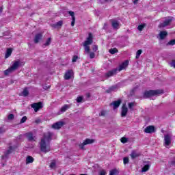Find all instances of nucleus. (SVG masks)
Instances as JSON below:
<instances>
[{
	"label": "nucleus",
	"instance_id": "31",
	"mask_svg": "<svg viewBox=\"0 0 175 175\" xmlns=\"http://www.w3.org/2000/svg\"><path fill=\"white\" fill-rule=\"evenodd\" d=\"M109 53L112 55L116 54L118 53V49H117V48L111 49H109Z\"/></svg>",
	"mask_w": 175,
	"mask_h": 175
},
{
	"label": "nucleus",
	"instance_id": "42",
	"mask_svg": "<svg viewBox=\"0 0 175 175\" xmlns=\"http://www.w3.org/2000/svg\"><path fill=\"white\" fill-rule=\"evenodd\" d=\"M8 120H14V115L13 113H10L8 116Z\"/></svg>",
	"mask_w": 175,
	"mask_h": 175
},
{
	"label": "nucleus",
	"instance_id": "45",
	"mask_svg": "<svg viewBox=\"0 0 175 175\" xmlns=\"http://www.w3.org/2000/svg\"><path fill=\"white\" fill-rule=\"evenodd\" d=\"M92 50L95 53L96 51H98V45H93L92 46Z\"/></svg>",
	"mask_w": 175,
	"mask_h": 175
},
{
	"label": "nucleus",
	"instance_id": "30",
	"mask_svg": "<svg viewBox=\"0 0 175 175\" xmlns=\"http://www.w3.org/2000/svg\"><path fill=\"white\" fill-rule=\"evenodd\" d=\"M143 53V51L142 49H139L136 53L135 58L136 59H138V58L140 57V55H142V53Z\"/></svg>",
	"mask_w": 175,
	"mask_h": 175
},
{
	"label": "nucleus",
	"instance_id": "49",
	"mask_svg": "<svg viewBox=\"0 0 175 175\" xmlns=\"http://www.w3.org/2000/svg\"><path fill=\"white\" fill-rule=\"evenodd\" d=\"M40 122H42V120H41L40 118H37V119L35 120V123H36V124H40Z\"/></svg>",
	"mask_w": 175,
	"mask_h": 175
},
{
	"label": "nucleus",
	"instance_id": "12",
	"mask_svg": "<svg viewBox=\"0 0 175 175\" xmlns=\"http://www.w3.org/2000/svg\"><path fill=\"white\" fill-rule=\"evenodd\" d=\"M42 39H43V34L42 33H38L36 34L34 37V43L36 44H38V43H39V42H40Z\"/></svg>",
	"mask_w": 175,
	"mask_h": 175
},
{
	"label": "nucleus",
	"instance_id": "8",
	"mask_svg": "<svg viewBox=\"0 0 175 175\" xmlns=\"http://www.w3.org/2000/svg\"><path fill=\"white\" fill-rule=\"evenodd\" d=\"M64 125H65V122H64L62 121H59L57 122L54 123L52 125V128L53 129H61L62 128V126Z\"/></svg>",
	"mask_w": 175,
	"mask_h": 175
},
{
	"label": "nucleus",
	"instance_id": "16",
	"mask_svg": "<svg viewBox=\"0 0 175 175\" xmlns=\"http://www.w3.org/2000/svg\"><path fill=\"white\" fill-rule=\"evenodd\" d=\"M68 14L72 17L71 26L75 27V23H76V17L75 16V12L68 11Z\"/></svg>",
	"mask_w": 175,
	"mask_h": 175
},
{
	"label": "nucleus",
	"instance_id": "40",
	"mask_svg": "<svg viewBox=\"0 0 175 175\" xmlns=\"http://www.w3.org/2000/svg\"><path fill=\"white\" fill-rule=\"evenodd\" d=\"M77 59H79V56L74 55L72 59V62H77Z\"/></svg>",
	"mask_w": 175,
	"mask_h": 175
},
{
	"label": "nucleus",
	"instance_id": "18",
	"mask_svg": "<svg viewBox=\"0 0 175 175\" xmlns=\"http://www.w3.org/2000/svg\"><path fill=\"white\" fill-rule=\"evenodd\" d=\"M117 70H118V69L115 68L112 70L108 71L105 74V77H111V76H114V75H116V73H117Z\"/></svg>",
	"mask_w": 175,
	"mask_h": 175
},
{
	"label": "nucleus",
	"instance_id": "5",
	"mask_svg": "<svg viewBox=\"0 0 175 175\" xmlns=\"http://www.w3.org/2000/svg\"><path fill=\"white\" fill-rule=\"evenodd\" d=\"M31 109H33L35 113H38L40 109H43V103L38 102V103H34L31 105Z\"/></svg>",
	"mask_w": 175,
	"mask_h": 175
},
{
	"label": "nucleus",
	"instance_id": "51",
	"mask_svg": "<svg viewBox=\"0 0 175 175\" xmlns=\"http://www.w3.org/2000/svg\"><path fill=\"white\" fill-rule=\"evenodd\" d=\"M51 27H53V28H57V23L51 25Z\"/></svg>",
	"mask_w": 175,
	"mask_h": 175
},
{
	"label": "nucleus",
	"instance_id": "54",
	"mask_svg": "<svg viewBox=\"0 0 175 175\" xmlns=\"http://www.w3.org/2000/svg\"><path fill=\"white\" fill-rule=\"evenodd\" d=\"M145 163H150V161H145Z\"/></svg>",
	"mask_w": 175,
	"mask_h": 175
},
{
	"label": "nucleus",
	"instance_id": "46",
	"mask_svg": "<svg viewBox=\"0 0 175 175\" xmlns=\"http://www.w3.org/2000/svg\"><path fill=\"white\" fill-rule=\"evenodd\" d=\"M6 132V130L3 129V127H0V135L2 133H5Z\"/></svg>",
	"mask_w": 175,
	"mask_h": 175
},
{
	"label": "nucleus",
	"instance_id": "11",
	"mask_svg": "<svg viewBox=\"0 0 175 175\" xmlns=\"http://www.w3.org/2000/svg\"><path fill=\"white\" fill-rule=\"evenodd\" d=\"M128 65H129V60H125L124 62L120 65L118 70L121 72V70H124V69L126 68Z\"/></svg>",
	"mask_w": 175,
	"mask_h": 175
},
{
	"label": "nucleus",
	"instance_id": "9",
	"mask_svg": "<svg viewBox=\"0 0 175 175\" xmlns=\"http://www.w3.org/2000/svg\"><path fill=\"white\" fill-rule=\"evenodd\" d=\"M128 114V107H126V104L124 103L122 106V110H121V117H126V115Z\"/></svg>",
	"mask_w": 175,
	"mask_h": 175
},
{
	"label": "nucleus",
	"instance_id": "1",
	"mask_svg": "<svg viewBox=\"0 0 175 175\" xmlns=\"http://www.w3.org/2000/svg\"><path fill=\"white\" fill-rule=\"evenodd\" d=\"M54 133L52 132L48 131L47 133H44L43 137L40 142V150L42 152L47 154L51 151V145L50 142L53 140V136Z\"/></svg>",
	"mask_w": 175,
	"mask_h": 175
},
{
	"label": "nucleus",
	"instance_id": "29",
	"mask_svg": "<svg viewBox=\"0 0 175 175\" xmlns=\"http://www.w3.org/2000/svg\"><path fill=\"white\" fill-rule=\"evenodd\" d=\"M23 96L26 97L28 96V95H29V91H28V88H25L23 92H22Z\"/></svg>",
	"mask_w": 175,
	"mask_h": 175
},
{
	"label": "nucleus",
	"instance_id": "44",
	"mask_svg": "<svg viewBox=\"0 0 175 175\" xmlns=\"http://www.w3.org/2000/svg\"><path fill=\"white\" fill-rule=\"evenodd\" d=\"M128 142V139L126 137H122L121 143L125 144Z\"/></svg>",
	"mask_w": 175,
	"mask_h": 175
},
{
	"label": "nucleus",
	"instance_id": "52",
	"mask_svg": "<svg viewBox=\"0 0 175 175\" xmlns=\"http://www.w3.org/2000/svg\"><path fill=\"white\" fill-rule=\"evenodd\" d=\"M137 2H139V0H134V1H133V3H134L135 5H136V3H137Z\"/></svg>",
	"mask_w": 175,
	"mask_h": 175
},
{
	"label": "nucleus",
	"instance_id": "32",
	"mask_svg": "<svg viewBox=\"0 0 175 175\" xmlns=\"http://www.w3.org/2000/svg\"><path fill=\"white\" fill-rule=\"evenodd\" d=\"M146 27V23L142 24V25H139L137 27V29L138 31H143V29H144V27Z\"/></svg>",
	"mask_w": 175,
	"mask_h": 175
},
{
	"label": "nucleus",
	"instance_id": "23",
	"mask_svg": "<svg viewBox=\"0 0 175 175\" xmlns=\"http://www.w3.org/2000/svg\"><path fill=\"white\" fill-rule=\"evenodd\" d=\"M12 53H13V49L12 48H8L6 51L5 58H9L12 55Z\"/></svg>",
	"mask_w": 175,
	"mask_h": 175
},
{
	"label": "nucleus",
	"instance_id": "13",
	"mask_svg": "<svg viewBox=\"0 0 175 175\" xmlns=\"http://www.w3.org/2000/svg\"><path fill=\"white\" fill-rule=\"evenodd\" d=\"M145 133H154L155 132V126L151 125V126H148L145 129H144Z\"/></svg>",
	"mask_w": 175,
	"mask_h": 175
},
{
	"label": "nucleus",
	"instance_id": "4",
	"mask_svg": "<svg viewBox=\"0 0 175 175\" xmlns=\"http://www.w3.org/2000/svg\"><path fill=\"white\" fill-rule=\"evenodd\" d=\"M20 66H21V62L20 61V59L16 60L15 62H14L12 66L4 70V75L9 76V75H10V73H13L14 70H17L18 68H20Z\"/></svg>",
	"mask_w": 175,
	"mask_h": 175
},
{
	"label": "nucleus",
	"instance_id": "7",
	"mask_svg": "<svg viewBox=\"0 0 175 175\" xmlns=\"http://www.w3.org/2000/svg\"><path fill=\"white\" fill-rule=\"evenodd\" d=\"M121 103H122V100L121 99H118V100L111 103L109 106H113V110H116V109H118L120 107Z\"/></svg>",
	"mask_w": 175,
	"mask_h": 175
},
{
	"label": "nucleus",
	"instance_id": "43",
	"mask_svg": "<svg viewBox=\"0 0 175 175\" xmlns=\"http://www.w3.org/2000/svg\"><path fill=\"white\" fill-rule=\"evenodd\" d=\"M62 24H64V22H62V21H60L56 23V26L57 27H62Z\"/></svg>",
	"mask_w": 175,
	"mask_h": 175
},
{
	"label": "nucleus",
	"instance_id": "28",
	"mask_svg": "<svg viewBox=\"0 0 175 175\" xmlns=\"http://www.w3.org/2000/svg\"><path fill=\"white\" fill-rule=\"evenodd\" d=\"M12 152H13V147L10 146L9 149L7 150L6 152H5V157H8V155H9V154H12Z\"/></svg>",
	"mask_w": 175,
	"mask_h": 175
},
{
	"label": "nucleus",
	"instance_id": "53",
	"mask_svg": "<svg viewBox=\"0 0 175 175\" xmlns=\"http://www.w3.org/2000/svg\"><path fill=\"white\" fill-rule=\"evenodd\" d=\"M3 12V7H0V12L2 13Z\"/></svg>",
	"mask_w": 175,
	"mask_h": 175
},
{
	"label": "nucleus",
	"instance_id": "21",
	"mask_svg": "<svg viewBox=\"0 0 175 175\" xmlns=\"http://www.w3.org/2000/svg\"><path fill=\"white\" fill-rule=\"evenodd\" d=\"M167 36V31H161L159 33V38L161 39V40H163V39H165V38H166Z\"/></svg>",
	"mask_w": 175,
	"mask_h": 175
},
{
	"label": "nucleus",
	"instance_id": "17",
	"mask_svg": "<svg viewBox=\"0 0 175 175\" xmlns=\"http://www.w3.org/2000/svg\"><path fill=\"white\" fill-rule=\"evenodd\" d=\"M140 155H142V154L137 153V152H136V150H132L131 153L130 154L131 159H135V158H139Z\"/></svg>",
	"mask_w": 175,
	"mask_h": 175
},
{
	"label": "nucleus",
	"instance_id": "34",
	"mask_svg": "<svg viewBox=\"0 0 175 175\" xmlns=\"http://www.w3.org/2000/svg\"><path fill=\"white\" fill-rule=\"evenodd\" d=\"M109 111H105V110H102L100 111V113H99V117H105V116H106V114H107Z\"/></svg>",
	"mask_w": 175,
	"mask_h": 175
},
{
	"label": "nucleus",
	"instance_id": "25",
	"mask_svg": "<svg viewBox=\"0 0 175 175\" xmlns=\"http://www.w3.org/2000/svg\"><path fill=\"white\" fill-rule=\"evenodd\" d=\"M70 105L66 104L63 107H62L60 111H62V113H65V111H66V110H68V109H70Z\"/></svg>",
	"mask_w": 175,
	"mask_h": 175
},
{
	"label": "nucleus",
	"instance_id": "24",
	"mask_svg": "<svg viewBox=\"0 0 175 175\" xmlns=\"http://www.w3.org/2000/svg\"><path fill=\"white\" fill-rule=\"evenodd\" d=\"M35 161V159L32 157V156H27L26 158V163L28 165V163H32Z\"/></svg>",
	"mask_w": 175,
	"mask_h": 175
},
{
	"label": "nucleus",
	"instance_id": "14",
	"mask_svg": "<svg viewBox=\"0 0 175 175\" xmlns=\"http://www.w3.org/2000/svg\"><path fill=\"white\" fill-rule=\"evenodd\" d=\"M164 143L166 146H170L172 144V138L170 135H166L164 136Z\"/></svg>",
	"mask_w": 175,
	"mask_h": 175
},
{
	"label": "nucleus",
	"instance_id": "33",
	"mask_svg": "<svg viewBox=\"0 0 175 175\" xmlns=\"http://www.w3.org/2000/svg\"><path fill=\"white\" fill-rule=\"evenodd\" d=\"M50 44H51V38H49L46 40V43L44 44V46L46 47V46H50Z\"/></svg>",
	"mask_w": 175,
	"mask_h": 175
},
{
	"label": "nucleus",
	"instance_id": "35",
	"mask_svg": "<svg viewBox=\"0 0 175 175\" xmlns=\"http://www.w3.org/2000/svg\"><path fill=\"white\" fill-rule=\"evenodd\" d=\"M128 106H129V109L130 110H133V106H135V103H133V102L129 103Z\"/></svg>",
	"mask_w": 175,
	"mask_h": 175
},
{
	"label": "nucleus",
	"instance_id": "48",
	"mask_svg": "<svg viewBox=\"0 0 175 175\" xmlns=\"http://www.w3.org/2000/svg\"><path fill=\"white\" fill-rule=\"evenodd\" d=\"M50 88H51V85H45L43 86L44 90H49Z\"/></svg>",
	"mask_w": 175,
	"mask_h": 175
},
{
	"label": "nucleus",
	"instance_id": "26",
	"mask_svg": "<svg viewBox=\"0 0 175 175\" xmlns=\"http://www.w3.org/2000/svg\"><path fill=\"white\" fill-rule=\"evenodd\" d=\"M150 167H151V164H146V165H145L142 167V172H148V170H150Z\"/></svg>",
	"mask_w": 175,
	"mask_h": 175
},
{
	"label": "nucleus",
	"instance_id": "41",
	"mask_svg": "<svg viewBox=\"0 0 175 175\" xmlns=\"http://www.w3.org/2000/svg\"><path fill=\"white\" fill-rule=\"evenodd\" d=\"M55 166H56L55 161H53L51 163V164H50L51 169H54V167H55Z\"/></svg>",
	"mask_w": 175,
	"mask_h": 175
},
{
	"label": "nucleus",
	"instance_id": "27",
	"mask_svg": "<svg viewBox=\"0 0 175 175\" xmlns=\"http://www.w3.org/2000/svg\"><path fill=\"white\" fill-rule=\"evenodd\" d=\"M118 173H120V172L116 168L109 171V175H118Z\"/></svg>",
	"mask_w": 175,
	"mask_h": 175
},
{
	"label": "nucleus",
	"instance_id": "6",
	"mask_svg": "<svg viewBox=\"0 0 175 175\" xmlns=\"http://www.w3.org/2000/svg\"><path fill=\"white\" fill-rule=\"evenodd\" d=\"M94 143H95V139L87 138L82 144H79V148H81V150H84V146H87L88 144H92Z\"/></svg>",
	"mask_w": 175,
	"mask_h": 175
},
{
	"label": "nucleus",
	"instance_id": "55",
	"mask_svg": "<svg viewBox=\"0 0 175 175\" xmlns=\"http://www.w3.org/2000/svg\"><path fill=\"white\" fill-rule=\"evenodd\" d=\"M109 0H105V2H108Z\"/></svg>",
	"mask_w": 175,
	"mask_h": 175
},
{
	"label": "nucleus",
	"instance_id": "20",
	"mask_svg": "<svg viewBox=\"0 0 175 175\" xmlns=\"http://www.w3.org/2000/svg\"><path fill=\"white\" fill-rule=\"evenodd\" d=\"M171 23L172 19H167L163 22V23H161L160 27H162V28H165V27H167V25H170Z\"/></svg>",
	"mask_w": 175,
	"mask_h": 175
},
{
	"label": "nucleus",
	"instance_id": "22",
	"mask_svg": "<svg viewBox=\"0 0 175 175\" xmlns=\"http://www.w3.org/2000/svg\"><path fill=\"white\" fill-rule=\"evenodd\" d=\"M111 25L113 28H114L115 29H117V28H119L120 27V23L118 22V21L113 20L111 21Z\"/></svg>",
	"mask_w": 175,
	"mask_h": 175
},
{
	"label": "nucleus",
	"instance_id": "36",
	"mask_svg": "<svg viewBox=\"0 0 175 175\" xmlns=\"http://www.w3.org/2000/svg\"><path fill=\"white\" fill-rule=\"evenodd\" d=\"M27 120V116H23L20 121V124H24V122H25Z\"/></svg>",
	"mask_w": 175,
	"mask_h": 175
},
{
	"label": "nucleus",
	"instance_id": "39",
	"mask_svg": "<svg viewBox=\"0 0 175 175\" xmlns=\"http://www.w3.org/2000/svg\"><path fill=\"white\" fill-rule=\"evenodd\" d=\"M77 103H80L83 102V96H80L77 98Z\"/></svg>",
	"mask_w": 175,
	"mask_h": 175
},
{
	"label": "nucleus",
	"instance_id": "19",
	"mask_svg": "<svg viewBox=\"0 0 175 175\" xmlns=\"http://www.w3.org/2000/svg\"><path fill=\"white\" fill-rule=\"evenodd\" d=\"M118 88V86L117 85H113L111 87H109L106 91V94H111L113 91H116Z\"/></svg>",
	"mask_w": 175,
	"mask_h": 175
},
{
	"label": "nucleus",
	"instance_id": "3",
	"mask_svg": "<svg viewBox=\"0 0 175 175\" xmlns=\"http://www.w3.org/2000/svg\"><path fill=\"white\" fill-rule=\"evenodd\" d=\"M162 94H163V90H146L143 93V98L148 99L152 96H158L159 95H162Z\"/></svg>",
	"mask_w": 175,
	"mask_h": 175
},
{
	"label": "nucleus",
	"instance_id": "50",
	"mask_svg": "<svg viewBox=\"0 0 175 175\" xmlns=\"http://www.w3.org/2000/svg\"><path fill=\"white\" fill-rule=\"evenodd\" d=\"M172 66H174V68H175V60H172Z\"/></svg>",
	"mask_w": 175,
	"mask_h": 175
},
{
	"label": "nucleus",
	"instance_id": "38",
	"mask_svg": "<svg viewBox=\"0 0 175 175\" xmlns=\"http://www.w3.org/2000/svg\"><path fill=\"white\" fill-rule=\"evenodd\" d=\"M167 44H169L170 46H174V44H175V39L170 40L168 42Z\"/></svg>",
	"mask_w": 175,
	"mask_h": 175
},
{
	"label": "nucleus",
	"instance_id": "2",
	"mask_svg": "<svg viewBox=\"0 0 175 175\" xmlns=\"http://www.w3.org/2000/svg\"><path fill=\"white\" fill-rule=\"evenodd\" d=\"M92 43H94V36L92 33H89L86 40L83 42V47L87 54H90V58H91V59L95 58V53L91 52L90 48V45L92 44Z\"/></svg>",
	"mask_w": 175,
	"mask_h": 175
},
{
	"label": "nucleus",
	"instance_id": "15",
	"mask_svg": "<svg viewBox=\"0 0 175 175\" xmlns=\"http://www.w3.org/2000/svg\"><path fill=\"white\" fill-rule=\"evenodd\" d=\"M25 136H26L29 142H35V138L33 137V133H32V132L25 133Z\"/></svg>",
	"mask_w": 175,
	"mask_h": 175
},
{
	"label": "nucleus",
	"instance_id": "37",
	"mask_svg": "<svg viewBox=\"0 0 175 175\" xmlns=\"http://www.w3.org/2000/svg\"><path fill=\"white\" fill-rule=\"evenodd\" d=\"M129 162V157H124L123 159V163H124V165L128 164Z\"/></svg>",
	"mask_w": 175,
	"mask_h": 175
},
{
	"label": "nucleus",
	"instance_id": "47",
	"mask_svg": "<svg viewBox=\"0 0 175 175\" xmlns=\"http://www.w3.org/2000/svg\"><path fill=\"white\" fill-rule=\"evenodd\" d=\"M98 175H106V171L105 170L100 171Z\"/></svg>",
	"mask_w": 175,
	"mask_h": 175
},
{
	"label": "nucleus",
	"instance_id": "10",
	"mask_svg": "<svg viewBox=\"0 0 175 175\" xmlns=\"http://www.w3.org/2000/svg\"><path fill=\"white\" fill-rule=\"evenodd\" d=\"M73 76V70H68L64 74V80H70Z\"/></svg>",
	"mask_w": 175,
	"mask_h": 175
}]
</instances>
